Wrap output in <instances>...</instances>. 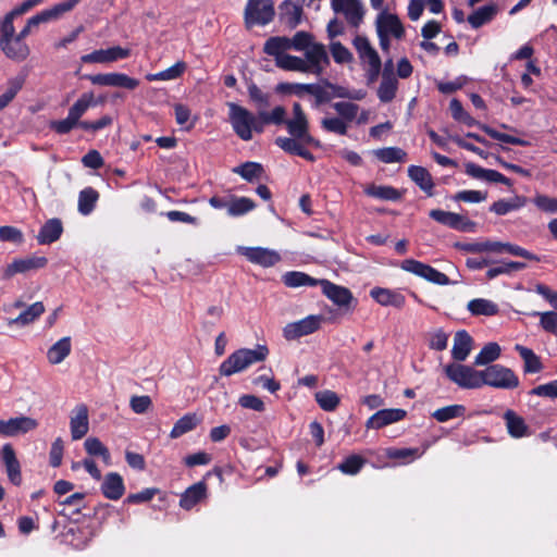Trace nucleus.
Masks as SVG:
<instances>
[{"mask_svg": "<svg viewBox=\"0 0 557 557\" xmlns=\"http://www.w3.org/2000/svg\"><path fill=\"white\" fill-rule=\"evenodd\" d=\"M515 349L519 352L520 357L524 362V372L537 373L542 370V362L540 360V357L536 356L532 349L519 344L515 346Z\"/></svg>", "mask_w": 557, "mask_h": 557, "instance_id": "58836bf2", "label": "nucleus"}, {"mask_svg": "<svg viewBox=\"0 0 557 557\" xmlns=\"http://www.w3.org/2000/svg\"><path fill=\"white\" fill-rule=\"evenodd\" d=\"M84 447L90 456H99L106 465L111 463L109 449L100 442L99 438L88 437L84 443Z\"/></svg>", "mask_w": 557, "mask_h": 557, "instance_id": "3c124183", "label": "nucleus"}, {"mask_svg": "<svg viewBox=\"0 0 557 557\" xmlns=\"http://www.w3.org/2000/svg\"><path fill=\"white\" fill-rule=\"evenodd\" d=\"M39 422L37 419L29 416H16L8 420H0V436L2 437H17L27 433L34 432L38 429Z\"/></svg>", "mask_w": 557, "mask_h": 557, "instance_id": "9b49d317", "label": "nucleus"}, {"mask_svg": "<svg viewBox=\"0 0 557 557\" xmlns=\"http://www.w3.org/2000/svg\"><path fill=\"white\" fill-rule=\"evenodd\" d=\"M329 64L330 59L324 45L314 41L305 51V59L300 58V64L294 71L321 75Z\"/></svg>", "mask_w": 557, "mask_h": 557, "instance_id": "1a4fd4ad", "label": "nucleus"}, {"mask_svg": "<svg viewBox=\"0 0 557 557\" xmlns=\"http://www.w3.org/2000/svg\"><path fill=\"white\" fill-rule=\"evenodd\" d=\"M527 199L522 196H515L511 199H500L494 202L491 207V211L498 215H505L511 211L518 210L524 207Z\"/></svg>", "mask_w": 557, "mask_h": 557, "instance_id": "79ce46f5", "label": "nucleus"}, {"mask_svg": "<svg viewBox=\"0 0 557 557\" xmlns=\"http://www.w3.org/2000/svg\"><path fill=\"white\" fill-rule=\"evenodd\" d=\"M473 339L466 331H458L454 337L451 357L458 361H465L472 350Z\"/></svg>", "mask_w": 557, "mask_h": 557, "instance_id": "c756f323", "label": "nucleus"}, {"mask_svg": "<svg viewBox=\"0 0 557 557\" xmlns=\"http://www.w3.org/2000/svg\"><path fill=\"white\" fill-rule=\"evenodd\" d=\"M323 322L324 317L321 314L308 315L301 320L287 323L283 329V336L287 341L298 339L320 330Z\"/></svg>", "mask_w": 557, "mask_h": 557, "instance_id": "9d476101", "label": "nucleus"}, {"mask_svg": "<svg viewBox=\"0 0 557 557\" xmlns=\"http://www.w3.org/2000/svg\"><path fill=\"white\" fill-rule=\"evenodd\" d=\"M45 312V306L41 301H37L28 306L16 318L9 319L8 325L26 326L33 323Z\"/></svg>", "mask_w": 557, "mask_h": 557, "instance_id": "72a5a7b5", "label": "nucleus"}, {"mask_svg": "<svg viewBox=\"0 0 557 557\" xmlns=\"http://www.w3.org/2000/svg\"><path fill=\"white\" fill-rule=\"evenodd\" d=\"M497 13V7L494 4L484 5L475 10L468 16V22L473 28H479L491 22Z\"/></svg>", "mask_w": 557, "mask_h": 557, "instance_id": "ea45409f", "label": "nucleus"}, {"mask_svg": "<svg viewBox=\"0 0 557 557\" xmlns=\"http://www.w3.org/2000/svg\"><path fill=\"white\" fill-rule=\"evenodd\" d=\"M364 193L380 200L396 201L400 199V193L392 186L371 184L364 188Z\"/></svg>", "mask_w": 557, "mask_h": 557, "instance_id": "a19ab883", "label": "nucleus"}, {"mask_svg": "<svg viewBox=\"0 0 557 557\" xmlns=\"http://www.w3.org/2000/svg\"><path fill=\"white\" fill-rule=\"evenodd\" d=\"M71 435L74 441L84 437L89 430L88 409L85 405L75 407L70 420Z\"/></svg>", "mask_w": 557, "mask_h": 557, "instance_id": "b1692460", "label": "nucleus"}, {"mask_svg": "<svg viewBox=\"0 0 557 557\" xmlns=\"http://www.w3.org/2000/svg\"><path fill=\"white\" fill-rule=\"evenodd\" d=\"M255 208L251 199L246 197L234 198L228 201L227 213L232 216L243 215Z\"/></svg>", "mask_w": 557, "mask_h": 557, "instance_id": "6e6d98bb", "label": "nucleus"}, {"mask_svg": "<svg viewBox=\"0 0 557 557\" xmlns=\"http://www.w3.org/2000/svg\"><path fill=\"white\" fill-rule=\"evenodd\" d=\"M330 51L334 61L338 64L349 63L352 60V53L339 41L331 42Z\"/></svg>", "mask_w": 557, "mask_h": 557, "instance_id": "338daca9", "label": "nucleus"}, {"mask_svg": "<svg viewBox=\"0 0 557 557\" xmlns=\"http://www.w3.org/2000/svg\"><path fill=\"white\" fill-rule=\"evenodd\" d=\"M275 144L285 152L294 156H298L302 146H312L311 143L304 141L301 138L297 136L277 137L275 139Z\"/></svg>", "mask_w": 557, "mask_h": 557, "instance_id": "8fccbe9b", "label": "nucleus"}, {"mask_svg": "<svg viewBox=\"0 0 557 557\" xmlns=\"http://www.w3.org/2000/svg\"><path fill=\"white\" fill-rule=\"evenodd\" d=\"M370 296L383 307L401 309L406 304V297L397 289L373 287Z\"/></svg>", "mask_w": 557, "mask_h": 557, "instance_id": "412c9836", "label": "nucleus"}, {"mask_svg": "<svg viewBox=\"0 0 557 557\" xmlns=\"http://www.w3.org/2000/svg\"><path fill=\"white\" fill-rule=\"evenodd\" d=\"M87 79L97 86H108V87H121L125 89L133 90L138 87L139 81L133 78L124 73H106V74H96L88 75Z\"/></svg>", "mask_w": 557, "mask_h": 557, "instance_id": "f8f14e48", "label": "nucleus"}, {"mask_svg": "<svg viewBox=\"0 0 557 557\" xmlns=\"http://www.w3.org/2000/svg\"><path fill=\"white\" fill-rule=\"evenodd\" d=\"M101 492L108 499H120L125 492L123 478L116 472L106 474L101 484Z\"/></svg>", "mask_w": 557, "mask_h": 557, "instance_id": "a878e982", "label": "nucleus"}, {"mask_svg": "<svg viewBox=\"0 0 557 557\" xmlns=\"http://www.w3.org/2000/svg\"><path fill=\"white\" fill-rule=\"evenodd\" d=\"M71 352V338L62 337L47 351V359L51 364L61 363Z\"/></svg>", "mask_w": 557, "mask_h": 557, "instance_id": "c9c22d12", "label": "nucleus"}, {"mask_svg": "<svg viewBox=\"0 0 557 557\" xmlns=\"http://www.w3.org/2000/svg\"><path fill=\"white\" fill-rule=\"evenodd\" d=\"M380 13L375 20L376 34L380 47L383 52H388L392 39H401L405 35V28L397 15L387 11L379 10Z\"/></svg>", "mask_w": 557, "mask_h": 557, "instance_id": "f03ea898", "label": "nucleus"}, {"mask_svg": "<svg viewBox=\"0 0 557 557\" xmlns=\"http://www.w3.org/2000/svg\"><path fill=\"white\" fill-rule=\"evenodd\" d=\"M403 269L434 284L447 285L449 283V278L446 274L429 264L413 259L405 260L403 262Z\"/></svg>", "mask_w": 557, "mask_h": 557, "instance_id": "ddd939ff", "label": "nucleus"}, {"mask_svg": "<svg viewBox=\"0 0 557 557\" xmlns=\"http://www.w3.org/2000/svg\"><path fill=\"white\" fill-rule=\"evenodd\" d=\"M446 376L461 388L475 389L482 387V370L461 364L448 363L444 367Z\"/></svg>", "mask_w": 557, "mask_h": 557, "instance_id": "0eeeda50", "label": "nucleus"}, {"mask_svg": "<svg viewBox=\"0 0 557 557\" xmlns=\"http://www.w3.org/2000/svg\"><path fill=\"white\" fill-rule=\"evenodd\" d=\"M331 7L334 12L344 14L352 26H358L363 18L364 10L360 0H331Z\"/></svg>", "mask_w": 557, "mask_h": 557, "instance_id": "f3484780", "label": "nucleus"}, {"mask_svg": "<svg viewBox=\"0 0 557 557\" xmlns=\"http://www.w3.org/2000/svg\"><path fill=\"white\" fill-rule=\"evenodd\" d=\"M283 282L288 287L317 286L320 280L313 278L304 272L290 271L283 275Z\"/></svg>", "mask_w": 557, "mask_h": 557, "instance_id": "37998d69", "label": "nucleus"}, {"mask_svg": "<svg viewBox=\"0 0 557 557\" xmlns=\"http://www.w3.org/2000/svg\"><path fill=\"white\" fill-rule=\"evenodd\" d=\"M99 198V194L91 187L84 188L81 190L78 196V211L83 215L90 214L96 206Z\"/></svg>", "mask_w": 557, "mask_h": 557, "instance_id": "de8ad7c7", "label": "nucleus"}, {"mask_svg": "<svg viewBox=\"0 0 557 557\" xmlns=\"http://www.w3.org/2000/svg\"><path fill=\"white\" fill-rule=\"evenodd\" d=\"M319 285L322 287L323 294L339 308L349 309L351 304L356 302L352 293L344 286L327 280H320Z\"/></svg>", "mask_w": 557, "mask_h": 557, "instance_id": "dca6fc26", "label": "nucleus"}, {"mask_svg": "<svg viewBox=\"0 0 557 557\" xmlns=\"http://www.w3.org/2000/svg\"><path fill=\"white\" fill-rule=\"evenodd\" d=\"M366 460L358 456V455H351L348 456L342 463L338 465V469L345 473V474H357L362 466L364 465Z\"/></svg>", "mask_w": 557, "mask_h": 557, "instance_id": "e2e57ef3", "label": "nucleus"}, {"mask_svg": "<svg viewBox=\"0 0 557 557\" xmlns=\"http://www.w3.org/2000/svg\"><path fill=\"white\" fill-rule=\"evenodd\" d=\"M246 181H253L258 178L262 173V166L256 162H246L234 170Z\"/></svg>", "mask_w": 557, "mask_h": 557, "instance_id": "69168bd1", "label": "nucleus"}, {"mask_svg": "<svg viewBox=\"0 0 557 557\" xmlns=\"http://www.w3.org/2000/svg\"><path fill=\"white\" fill-rule=\"evenodd\" d=\"M481 382L482 386L488 385L500 389H512L519 385V379L515 372L502 364H491L482 370Z\"/></svg>", "mask_w": 557, "mask_h": 557, "instance_id": "6e6552de", "label": "nucleus"}, {"mask_svg": "<svg viewBox=\"0 0 557 557\" xmlns=\"http://www.w3.org/2000/svg\"><path fill=\"white\" fill-rule=\"evenodd\" d=\"M239 251L250 262L268 268L276 264L281 257L280 255L271 249L262 247H242Z\"/></svg>", "mask_w": 557, "mask_h": 557, "instance_id": "aec40b11", "label": "nucleus"}, {"mask_svg": "<svg viewBox=\"0 0 557 557\" xmlns=\"http://www.w3.org/2000/svg\"><path fill=\"white\" fill-rule=\"evenodd\" d=\"M24 79L15 77L9 81L7 90L0 96V111H2L15 98L22 89Z\"/></svg>", "mask_w": 557, "mask_h": 557, "instance_id": "4d7b16f0", "label": "nucleus"}, {"mask_svg": "<svg viewBox=\"0 0 557 557\" xmlns=\"http://www.w3.org/2000/svg\"><path fill=\"white\" fill-rule=\"evenodd\" d=\"M407 412L404 409H382L368 419L366 426L368 429H381L403 420Z\"/></svg>", "mask_w": 557, "mask_h": 557, "instance_id": "5701e85b", "label": "nucleus"}, {"mask_svg": "<svg viewBox=\"0 0 557 557\" xmlns=\"http://www.w3.org/2000/svg\"><path fill=\"white\" fill-rule=\"evenodd\" d=\"M332 107L347 124L355 121L359 112V106L350 101H338L333 103Z\"/></svg>", "mask_w": 557, "mask_h": 557, "instance_id": "864d4df0", "label": "nucleus"}, {"mask_svg": "<svg viewBox=\"0 0 557 557\" xmlns=\"http://www.w3.org/2000/svg\"><path fill=\"white\" fill-rule=\"evenodd\" d=\"M480 129H482L485 134H487L493 139H496L502 143L511 144V145H518V146H527L528 141L523 140L521 138L500 133L488 125L480 124Z\"/></svg>", "mask_w": 557, "mask_h": 557, "instance_id": "13d9d810", "label": "nucleus"}, {"mask_svg": "<svg viewBox=\"0 0 557 557\" xmlns=\"http://www.w3.org/2000/svg\"><path fill=\"white\" fill-rule=\"evenodd\" d=\"M131 55V50L120 46L110 47L107 49L95 50L88 54L82 55L83 63H112L119 60L126 59Z\"/></svg>", "mask_w": 557, "mask_h": 557, "instance_id": "2eb2a0df", "label": "nucleus"}, {"mask_svg": "<svg viewBox=\"0 0 557 557\" xmlns=\"http://www.w3.org/2000/svg\"><path fill=\"white\" fill-rule=\"evenodd\" d=\"M315 400L325 411L334 410L339 404V398L336 393L329 389L315 393Z\"/></svg>", "mask_w": 557, "mask_h": 557, "instance_id": "bf43d9fd", "label": "nucleus"}, {"mask_svg": "<svg viewBox=\"0 0 557 557\" xmlns=\"http://www.w3.org/2000/svg\"><path fill=\"white\" fill-rule=\"evenodd\" d=\"M398 88V82L393 73H383L382 82L377 89V97L382 102H389L394 99Z\"/></svg>", "mask_w": 557, "mask_h": 557, "instance_id": "e433bc0d", "label": "nucleus"}, {"mask_svg": "<svg viewBox=\"0 0 557 557\" xmlns=\"http://www.w3.org/2000/svg\"><path fill=\"white\" fill-rule=\"evenodd\" d=\"M525 267H527L525 263L518 262V261L503 262L498 267L491 268L486 272V275H487L488 278L492 280V278H494V277H496L498 275H502V274H510L512 272L523 270Z\"/></svg>", "mask_w": 557, "mask_h": 557, "instance_id": "052dcab7", "label": "nucleus"}, {"mask_svg": "<svg viewBox=\"0 0 557 557\" xmlns=\"http://www.w3.org/2000/svg\"><path fill=\"white\" fill-rule=\"evenodd\" d=\"M48 260L46 257H27L13 260L10 264H8L3 272L4 278H11L15 274L26 273L32 270H37L46 267Z\"/></svg>", "mask_w": 557, "mask_h": 557, "instance_id": "6ab92c4d", "label": "nucleus"}, {"mask_svg": "<svg viewBox=\"0 0 557 557\" xmlns=\"http://www.w3.org/2000/svg\"><path fill=\"white\" fill-rule=\"evenodd\" d=\"M290 136H297L304 141H309L313 147H319V140L314 139L309 133V122L307 117L293 116L285 122Z\"/></svg>", "mask_w": 557, "mask_h": 557, "instance_id": "c85d7f7f", "label": "nucleus"}, {"mask_svg": "<svg viewBox=\"0 0 557 557\" xmlns=\"http://www.w3.org/2000/svg\"><path fill=\"white\" fill-rule=\"evenodd\" d=\"M500 346L495 343L486 344L474 358V364L478 367L487 366L500 357Z\"/></svg>", "mask_w": 557, "mask_h": 557, "instance_id": "49530a36", "label": "nucleus"}, {"mask_svg": "<svg viewBox=\"0 0 557 557\" xmlns=\"http://www.w3.org/2000/svg\"><path fill=\"white\" fill-rule=\"evenodd\" d=\"M325 87L330 89V94L323 90L322 101L330 100L331 98H343L354 101H360L366 98L367 92L363 89H350L342 85H335L325 82Z\"/></svg>", "mask_w": 557, "mask_h": 557, "instance_id": "bb28decb", "label": "nucleus"}, {"mask_svg": "<svg viewBox=\"0 0 557 557\" xmlns=\"http://www.w3.org/2000/svg\"><path fill=\"white\" fill-rule=\"evenodd\" d=\"M506 428L511 437L521 438L529 435V426L524 419L518 416L513 410H507L504 413Z\"/></svg>", "mask_w": 557, "mask_h": 557, "instance_id": "473e14b6", "label": "nucleus"}, {"mask_svg": "<svg viewBox=\"0 0 557 557\" xmlns=\"http://www.w3.org/2000/svg\"><path fill=\"white\" fill-rule=\"evenodd\" d=\"M467 309L473 315H496L499 311L498 306L492 300L485 298H475L468 302Z\"/></svg>", "mask_w": 557, "mask_h": 557, "instance_id": "4c0bfd02", "label": "nucleus"}, {"mask_svg": "<svg viewBox=\"0 0 557 557\" xmlns=\"http://www.w3.org/2000/svg\"><path fill=\"white\" fill-rule=\"evenodd\" d=\"M197 425V419L195 414H185L176 421L173 429L171 430L170 436L177 438L185 433L194 430Z\"/></svg>", "mask_w": 557, "mask_h": 557, "instance_id": "5fc2aeb1", "label": "nucleus"}, {"mask_svg": "<svg viewBox=\"0 0 557 557\" xmlns=\"http://www.w3.org/2000/svg\"><path fill=\"white\" fill-rule=\"evenodd\" d=\"M0 49L11 60L21 62L29 55L28 45L17 36L0 39Z\"/></svg>", "mask_w": 557, "mask_h": 557, "instance_id": "4be33fe9", "label": "nucleus"}, {"mask_svg": "<svg viewBox=\"0 0 557 557\" xmlns=\"http://www.w3.org/2000/svg\"><path fill=\"white\" fill-rule=\"evenodd\" d=\"M408 176L429 196H432L434 187L433 178L430 172L419 165H410L408 168Z\"/></svg>", "mask_w": 557, "mask_h": 557, "instance_id": "f704fd0d", "label": "nucleus"}, {"mask_svg": "<svg viewBox=\"0 0 557 557\" xmlns=\"http://www.w3.org/2000/svg\"><path fill=\"white\" fill-rule=\"evenodd\" d=\"M289 38L285 36L270 37L263 45V52L274 58L275 65L285 71H294L300 64V57L288 54Z\"/></svg>", "mask_w": 557, "mask_h": 557, "instance_id": "20e7f679", "label": "nucleus"}, {"mask_svg": "<svg viewBox=\"0 0 557 557\" xmlns=\"http://www.w3.org/2000/svg\"><path fill=\"white\" fill-rule=\"evenodd\" d=\"M207 497V485L198 482L189 486L181 496L180 506L186 510L191 509Z\"/></svg>", "mask_w": 557, "mask_h": 557, "instance_id": "2f4dec72", "label": "nucleus"}, {"mask_svg": "<svg viewBox=\"0 0 557 557\" xmlns=\"http://www.w3.org/2000/svg\"><path fill=\"white\" fill-rule=\"evenodd\" d=\"M187 65L183 61L176 62L174 65L170 66L169 69L153 73V74H147L146 79L149 82L154 81H174L183 75V73L186 71Z\"/></svg>", "mask_w": 557, "mask_h": 557, "instance_id": "c03bdc74", "label": "nucleus"}, {"mask_svg": "<svg viewBox=\"0 0 557 557\" xmlns=\"http://www.w3.org/2000/svg\"><path fill=\"white\" fill-rule=\"evenodd\" d=\"M275 16L274 2L272 0H247L244 21L248 29L255 25L265 26Z\"/></svg>", "mask_w": 557, "mask_h": 557, "instance_id": "423d86ee", "label": "nucleus"}, {"mask_svg": "<svg viewBox=\"0 0 557 557\" xmlns=\"http://www.w3.org/2000/svg\"><path fill=\"white\" fill-rule=\"evenodd\" d=\"M466 407L463 405H450L440 408L432 413V417L438 422H447L455 418L463 417Z\"/></svg>", "mask_w": 557, "mask_h": 557, "instance_id": "603ef678", "label": "nucleus"}, {"mask_svg": "<svg viewBox=\"0 0 557 557\" xmlns=\"http://www.w3.org/2000/svg\"><path fill=\"white\" fill-rule=\"evenodd\" d=\"M269 355V349L264 345H258L255 349L242 348L231 354L219 368L223 376H231L242 372L250 366L263 361Z\"/></svg>", "mask_w": 557, "mask_h": 557, "instance_id": "f257e3e1", "label": "nucleus"}, {"mask_svg": "<svg viewBox=\"0 0 557 557\" xmlns=\"http://www.w3.org/2000/svg\"><path fill=\"white\" fill-rule=\"evenodd\" d=\"M533 203L543 212L557 213V198H552L543 194H537L533 198Z\"/></svg>", "mask_w": 557, "mask_h": 557, "instance_id": "774afa93", "label": "nucleus"}, {"mask_svg": "<svg viewBox=\"0 0 557 557\" xmlns=\"http://www.w3.org/2000/svg\"><path fill=\"white\" fill-rule=\"evenodd\" d=\"M102 100H96L94 92L88 91L81 95V97L69 109L67 115L73 119L79 126L83 121L81 117L92 107H96Z\"/></svg>", "mask_w": 557, "mask_h": 557, "instance_id": "cd10ccee", "label": "nucleus"}, {"mask_svg": "<svg viewBox=\"0 0 557 557\" xmlns=\"http://www.w3.org/2000/svg\"><path fill=\"white\" fill-rule=\"evenodd\" d=\"M429 215L434 221L456 231L470 232L474 227V223L472 221L455 212L434 209L430 211Z\"/></svg>", "mask_w": 557, "mask_h": 557, "instance_id": "4468645a", "label": "nucleus"}, {"mask_svg": "<svg viewBox=\"0 0 557 557\" xmlns=\"http://www.w3.org/2000/svg\"><path fill=\"white\" fill-rule=\"evenodd\" d=\"M79 2L81 0H66L45 10V12L49 21L58 20L64 13L72 11Z\"/></svg>", "mask_w": 557, "mask_h": 557, "instance_id": "0e129e2a", "label": "nucleus"}, {"mask_svg": "<svg viewBox=\"0 0 557 557\" xmlns=\"http://www.w3.org/2000/svg\"><path fill=\"white\" fill-rule=\"evenodd\" d=\"M374 156L384 163L405 162L407 159V152L398 147L376 149Z\"/></svg>", "mask_w": 557, "mask_h": 557, "instance_id": "09e8293b", "label": "nucleus"}, {"mask_svg": "<svg viewBox=\"0 0 557 557\" xmlns=\"http://www.w3.org/2000/svg\"><path fill=\"white\" fill-rule=\"evenodd\" d=\"M0 460L11 483L20 485L22 482L21 465L11 444H4L0 449Z\"/></svg>", "mask_w": 557, "mask_h": 557, "instance_id": "a211bd4d", "label": "nucleus"}, {"mask_svg": "<svg viewBox=\"0 0 557 557\" xmlns=\"http://www.w3.org/2000/svg\"><path fill=\"white\" fill-rule=\"evenodd\" d=\"M305 0H285L280 5L281 20L290 28H295L302 17V7Z\"/></svg>", "mask_w": 557, "mask_h": 557, "instance_id": "393cba45", "label": "nucleus"}, {"mask_svg": "<svg viewBox=\"0 0 557 557\" xmlns=\"http://www.w3.org/2000/svg\"><path fill=\"white\" fill-rule=\"evenodd\" d=\"M227 107L230 122L240 139L248 141L252 138V131L259 133L263 131L262 124L247 109L234 102L227 103Z\"/></svg>", "mask_w": 557, "mask_h": 557, "instance_id": "7ed1b4c3", "label": "nucleus"}, {"mask_svg": "<svg viewBox=\"0 0 557 557\" xmlns=\"http://www.w3.org/2000/svg\"><path fill=\"white\" fill-rule=\"evenodd\" d=\"M63 233V225L60 219L48 220L40 228L37 235V242L40 245H49L57 242Z\"/></svg>", "mask_w": 557, "mask_h": 557, "instance_id": "7c9ffc66", "label": "nucleus"}, {"mask_svg": "<svg viewBox=\"0 0 557 557\" xmlns=\"http://www.w3.org/2000/svg\"><path fill=\"white\" fill-rule=\"evenodd\" d=\"M321 126L323 129L338 135H346L348 132V124L339 116L323 119L321 121Z\"/></svg>", "mask_w": 557, "mask_h": 557, "instance_id": "680f3d73", "label": "nucleus"}, {"mask_svg": "<svg viewBox=\"0 0 557 557\" xmlns=\"http://www.w3.org/2000/svg\"><path fill=\"white\" fill-rule=\"evenodd\" d=\"M352 45L361 63L366 66L368 79L374 82L379 77L382 69V62L377 51L373 48L369 39L361 35L354 38Z\"/></svg>", "mask_w": 557, "mask_h": 557, "instance_id": "39448f33", "label": "nucleus"}, {"mask_svg": "<svg viewBox=\"0 0 557 557\" xmlns=\"http://www.w3.org/2000/svg\"><path fill=\"white\" fill-rule=\"evenodd\" d=\"M530 317L539 318V326L546 333L557 335V311H532Z\"/></svg>", "mask_w": 557, "mask_h": 557, "instance_id": "a18cd8bd", "label": "nucleus"}]
</instances>
